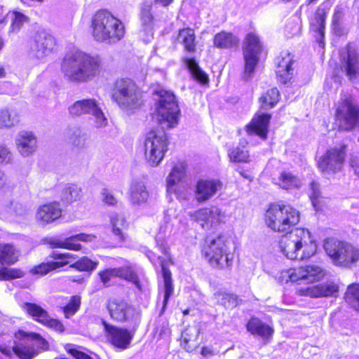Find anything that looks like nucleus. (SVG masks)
I'll return each mask as SVG.
<instances>
[{"label": "nucleus", "instance_id": "f257e3e1", "mask_svg": "<svg viewBox=\"0 0 359 359\" xmlns=\"http://www.w3.org/2000/svg\"><path fill=\"white\" fill-rule=\"evenodd\" d=\"M156 110L161 129L149 131L144 140V156L147 163L156 167L163 161L168 150V136L164 131L176 127L180 110L173 93L165 89L155 91Z\"/></svg>", "mask_w": 359, "mask_h": 359}, {"label": "nucleus", "instance_id": "f03ea898", "mask_svg": "<svg viewBox=\"0 0 359 359\" xmlns=\"http://www.w3.org/2000/svg\"><path fill=\"white\" fill-rule=\"evenodd\" d=\"M99 60L82 51L67 54L61 69L65 76L72 81L85 82L92 79L99 68Z\"/></svg>", "mask_w": 359, "mask_h": 359}, {"label": "nucleus", "instance_id": "7ed1b4c3", "mask_svg": "<svg viewBox=\"0 0 359 359\" xmlns=\"http://www.w3.org/2000/svg\"><path fill=\"white\" fill-rule=\"evenodd\" d=\"M279 246L284 255L292 260H302L313 256L317 250L311 233L304 229H296L283 236Z\"/></svg>", "mask_w": 359, "mask_h": 359}, {"label": "nucleus", "instance_id": "20e7f679", "mask_svg": "<svg viewBox=\"0 0 359 359\" xmlns=\"http://www.w3.org/2000/svg\"><path fill=\"white\" fill-rule=\"evenodd\" d=\"M15 338L12 348L0 345V359H32L48 347L46 341L38 334L19 330Z\"/></svg>", "mask_w": 359, "mask_h": 359}, {"label": "nucleus", "instance_id": "39448f33", "mask_svg": "<svg viewBox=\"0 0 359 359\" xmlns=\"http://www.w3.org/2000/svg\"><path fill=\"white\" fill-rule=\"evenodd\" d=\"M92 35L97 41L116 43L125 35L123 22L106 10L97 11L92 19Z\"/></svg>", "mask_w": 359, "mask_h": 359}, {"label": "nucleus", "instance_id": "423d86ee", "mask_svg": "<svg viewBox=\"0 0 359 359\" xmlns=\"http://www.w3.org/2000/svg\"><path fill=\"white\" fill-rule=\"evenodd\" d=\"M111 98L121 109L130 111L142 103V95L136 83L129 79H117L111 89Z\"/></svg>", "mask_w": 359, "mask_h": 359}, {"label": "nucleus", "instance_id": "0eeeda50", "mask_svg": "<svg viewBox=\"0 0 359 359\" xmlns=\"http://www.w3.org/2000/svg\"><path fill=\"white\" fill-rule=\"evenodd\" d=\"M267 226L277 232H287L299 222V212L290 205L272 204L266 210Z\"/></svg>", "mask_w": 359, "mask_h": 359}, {"label": "nucleus", "instance_id": "6e6552de", "mask_svg": "<svg viewBox=\"0 0 359 359\" xmlns=\"http://www.w3.org/2000/svg\"><path fill=\"white\" fill-rule=\"evenodd\" d=\"M226 242V237L222 235L206 238L202 252L211 266L224 268L232 264V257L228 252Z\"/></svg>", "mask_w": 359, "mask_h": 359}, {"label": "nucleus", "instance_id": "1a4fd4ad", "mask_svg": "<svg viewBox=\"0 0 359 359\" xmlns=\"http://www.w3.org/2000/svg\"><path fill=\"white\" fill-rule=\"evenodd\" d=\"M324 249L327 255L339 265L348 266L359 260L358 248L334 238L325 241Z\"/></svg>", "mask_w": 359, "mask_h": 359}, {"label": "nucleus", "instance_id": "9d476101", "mask_svg": "<svg viewBox=\"0 0 359 359\" xmlns=\"http://www.w3.org/2000/svg\"><path fill=\"white\" fill-rule=\"evenodd\" d=\"M262 45L259 37L253 34H248L243 46L244 58V71L242 78L245 81L252 79L255 69L259 61Z\"/></svg>", "mask_w": 359, "mask_h": 359}, {"label": "nucleus", "instance_id": "9b49d317", "mask_svg": "<svg viewBox=\"0 0 359 359\" xmlns=\"http://www.w3.org/2000/svg\"><path fill=\"white\" fill-rule=\"evenodd\" d=\"M339 127L344 130H351L359 125V106L353 103L351 97L344 95L335 112Z\"/></svg>", "mask_w": 359, "mask_h": 359}, {"label": "nucleus", "instance_id": "f8f14e48", "mask_svg": "<svg viewBox=\"0 0 359 359\" xmlns=\"http://www.w3.org/2000/svg\"><path fill=\"white\" fill-rule=\"evenodd\" d=\"M68 111L72 116H92L97 128L104 127L107 124V119L99 103L95 99L89 98L76 101L69 107Z\"/></svg>", "mask_w": 359, "mask_h": 359}, {"label": "nucleus", "instance_id": "ddd939ff", "mask_svg": "<svg viewBox=\"0 0 359 359\" xmlns=\"http://www.w3.org/2000/svg\"><path fill=\"white\" fill-rule=\"evenodd\" d=\"M346 148L343 145L327 150L318 161L320 170L326 174H333L341 170L346 157Z\"/></svg>", "mask_w": 359, "mask_h": 359}, {"label": "nucleus", "instance_id": "4468645a", "mask_svg": "<svg viewBox=\"0 0 359 359\" xmlns=\"http://www.w3.org/2000/svg\"><path fill=\"white\" fill-rule=\"evenodd\" d=\"M55 41L53 36L46 32H39L33 36L30 43L29 55L43 59L53 50Z\"/></svg>", "mask_w": 359, "mask_h": 359}, {"label": "nucleus", "instance_id": "2eb2a0df", "mask_svg": "<svg viewBox=\"0 0 359 359\" xmlns=\"http://www.w3.org/2000/svg\"><path fill=\"white\" fill-rule=\"evenodd\" d=\"M103 325L107 332V339L114 346L120 349H126L129 346L133 334L128 330L109 325L105 321H103Z\"/></svg>", "mask_w": 359, "mask_h": 359}, {"label": "nucleus", "instance_id": "dca6fc26", "mask_svg": "<svg viewBox=\"0 0 359 359\" xmlns=\"http://www.w3.org/2000/svg\"><path fill=\"white\" fill-rule=\"evenodd\" d=\"M188 214L192 221L200 223L203 229L210 228L213 224L219 222L224 217V213L217 207L202 208L194 212H189Z\"/></svg>", "mask_w": 359, "mask_h": 359}, {"label": "nucleus", "instance_id": "f3484780", "mask_svg": "<svg viewBox=\"0 0 359 359\" xmlns=\"http://www.w3.org/2000/svg\"><path fill=\"white\" fill-rule=\"evenodd\" d=\"M222 187L219 180H199L196 184L195 199L197 202L205 203L212 198Z\"/></svg>", "mask_w": 359, "mask_h": 359}, {"label": "nucleus", "instance_id": "a211bd4d", "mask_svg": "<svg viewBox=\"0 0 359 359\" xmlns=\"http://www.w3.org/2000/svg\"><path fill=\"white\" fill-rule=\"evenodd\" d=\"M185 176V169L182 165L175 166L167 177V191L170 194H174L179 200H187V194L184 190H181V187L178 183Z\"/></svg>", "mask_w": 359, "mask_h": 359}, {"label": "nucleus", "instance_id": "6ab92c4d", "mask_svg": "<svg viewBox=\"0 0 359 359\" xmlns=\"http://www.w3.org/2000/svg\"><path fill=\"white\" fill-rule=\"evenodd\" d=\"M323 276V273L321 268L314 265L295 269L290 275L291 281L300 282L299 284L302 283H312L319 280Z\"/></svg>", "mask_w": 359, "mask_h": 359}, {"label": "nucleus", "instance_id": "aec40b11", "mask_svg": "<svg viewBox=\"0 0 359 359\" xmlns=\"http://www.w3.org/2000/svg\"><path fill=\"white\" fill-rule=\"evenodd\" d=\"M276 72L279 81L284 84L287 83L291 80L293 76V57L287 52L282 53L276 59Z\"/></svg>", "mask_w": 359, "mask_h": 359}, {"label": "nucleus", "instance_id": "412c9836", "mask_svg": "<svg viewBox=\"0 0 359 359\" xmlns=\"http://www.w3.org/2000/svg\"><path fill=\"white\" fill-rule=\"evenodd\" d=\"M15 143L19 153L23 156H29L37 148L36 137L32 132L19 133L15 138Z\"/></svg>", "mask_w": 359, "mask_h": 359}, {"label": "nucleus", "instance_id": "4be33fe9", "mask_svg": "<svg viewBox=\"0 0 359 359\" xmlns=\"http://www.w3.org/2000/svg\"><path fill=\"white\" fill-rule=\"evenodd\" d=\"M270 120L271 115L269 114L257 115L246 126L248 134L258 135L263 140L266 139Z\"/></svg>", "mask_w": 359, "mask_h": 359}, {"label": "nucleus", "instance_id": "5701e85b", "mask_svg": "<svg viewBox=\"0 0 359 359\" xmlns=\"http://www.w3.org/2000/svg\"><path fill=\"white\" fill-rule=\"evenodd\" d=\"M62 215V210L58 203H50L40 206L37 210L36 218L43 224L54 222Z\"/></svg>", "mask_w": 359, "mask_h": 359}, {"label": "nucleus", "instance_id": "b1692460", "mask_svg": "<svg viewBox=\"0 0 359 359\" xmlns=\"http://www.w3.org/2000/svg\"><path fill=\"white\" fill-rule=\"evenodd\" d=\"M107 309L112 319L123 322L128 320L131 308L126 302L113 299L109 301Z\"/></svg>", "mask_w": 359, "mask_h": 359}, {"label": "nucleus", "instance_id": "393cba45", "mask_svg": "<svg viewBox=\"0 0 359 359\" xmlns=\"http://www.w3.org/2000/svg\"><path fill=\"white\" fill-rule=\"evenodd\" d=\"M342 66L350 79L355 78L359 74V56L354 50L348 48L347 50L341 54Z\"/></svg>", "mask_w": 359, "mask_h": 359}, {"label": "nucleus", "instance_id": "a878e982", "mask_svg": "<svg viewBox=\"0 0 359 359\" xmlns=\"http://www.w3.org/2000/svg\"><path fill=\"white\" fill-rule=\"evenodd\" d=\"M149 192L144 182L133 181L130 189V201L132 204L140 205L147 202Z\"/></svg>", "mask_w": 359, "mask_h": 359}, {"label": "nucleus", "instance_id": "bb28decb", "mask_svg": "<svg viewBox=\"0 0 359 359\" xmlns=\"http://www.w3.org/2000/svg\"><path fill=\"white\" fill-rule=\"evenodd\" d=\"M247 330L253 335H257L263 339L272 336L273 330L267 324L257 318H252L246 325Z\"/></svg>", "mask_w": 359, "mask_h": 359}, {"label": "nucleus", "instance_id": "cd10ccee", "mask_svg": "<svg viewBox=\"0 0 359 359\" xmlns=\"http://www.w3.org/2000/svg\"><path fill=\"white\" fill-rule=\"evenodd\" d=\"M239 39L231 32L222 31L216 34L213 39V44L216 48L223 49H230L236 48L238 45Z\"/></svg>", "mask_w": 359, "mask_h": 359}, {"label": "nucleus", "instance_id": "c85d7f7f", "mask_svg": "<svg viewBox=\"0 0 359 359\" xmlns=\"http://www.w3.org/2000/svg\"><path fill=\"white\" fill-rule=\"evenodd\" d=\"M325 13L323 10L318 9L313 21L311 24L312 30L316 33L315 37L316 41L319 43L320 46L324 45V36H325Z\"/></svg>", "mask_w": 359, "mask_h": 359}, {"label": "nucleus", "instance_id": "c756f323", "mask_svg": "<svg viewBox=\"0 0 359 359\" xmlns=\"http://www.w3.org/2000/svg\"><path fill=\"white\" fill-rule=\"evenodd\" d=\"M177 40L183 45L185 50L189 53L196 51V41L194 29L189 27L180 29Z\"/></svg>", "mask_w": 359, "mask_h": 359}, {"label": "nucleus", "instance_id": "7c9ffc66", "mask_svg": "<svg viewBox=\"0 0 359 359\" xmlns=\"http://www.w3.org/2000/svg\"><path fill=\"white\" fill-rule=\"evenodd\" d=\"M69 142L77 149H83L90 143L88 134L80 128H72L69 131Z\"/></svg>", "mask_w": 359, "mask_h": 359}, {"label": "nucleus", "instance_id": "2f4dec72", "mask_svg": "<svg viewBox=\"0 0 359 359\" xmlns=\"http://www.w3.org/2000/svg\"><path fill=\"white\" fill-rule=\"evenodd\" d=\"M95 236L93 234L79 233L64 239L63 248L71 250H79L81 245L79 241L91 242L95 240Z\"/></svg>", "mask_w": 359, "mask_h": 359}, {"label": "nucleus", "instance_id": "473e14b6", "mask_svg": "<svg viewBox=\"0 0 359 359\" xmlns=\"http://www.w3.org/2000/svg\"><path fill=\"white\" fill-rule=\"evenodd\" d=\"M81 188L76 184H67L62 190L61 201L65 203H72L81 198Z\"/></svg>", "mask_w": 359, "mask_h": 359}, {"label": "nucleus", "instance_id": "72a5a7b5", "mask_svg": "<svg viewBox=\"0 0 359 359\" xmlns=\"http://www.w3.org/2000/svg\"><path fill=\"white\" fill-rule=\"evenodd\" d=\"M161 270L164 282V298L163 302V308L160 315H162L167 306L168 300L173 292V286L172 283L171 272L170 269L162 263Z\"/></svg>", "mask_w": 359, "mask_h": 359}, {"label": "nucleus", "instance_id": "f704fd0d", "mask_svg": "<svg viewBox=\"0 0 359 359\" xmlns=\"http://www.w3.org/2000/svg\"><path fill=\"white\" fill-rule=\"evenodd\" d=\"M23 309L32 317V318L41 324H44L50 316L48 312L36 304L26 302L23 304Z\"/></svg>", "mask_w": 359, "mask_h": 359}, {"label": "nucleus", "instance_id": "c9c22d12", "mask_svg": "<svg viewBox=\"0 0 359 359\" xmlns=\"http://www.w3.org/2000/svg\"><path fill=\"white\" fill-rule=\"evenodd\" d=\"M214 298L217 304L223 306L226 309H233L236 307L241 302L238 297L233 294L226 293L225 292H217L214 294Z\"/></svg>", "mask_w": 359, "mask_h": 359}, {"label": "nucleus", "instance_id": "e433bc0d", "mask_svg": "<svg viewBox=\"0 0 359 359\" xmlns=\"http://www.w3.org/2000/svg\"><path fill=\"white\" fill-rule=\"evenodd\" d=\"M18 251L11 244H0V263L13 264L17 262Z\"/></svg>", "mask_w": 359, "mask_h": 359}, {"label": "nucleus", "instance_id": "4c0bfd02", "mask_svg": "<svg viewBox=\"0 0 359 359\" xmlns=\"http://www.w3.org/2000/svg\"><path fill=\"white\" fill-rule=\"evenodd\" d=\"M310 295L315 297H329L338 292V287L334 283L319 284L309 288Z\"/></svg>", "mask_w": 359, "mask_h": 359}, {"label": "nucleus", "instance_id": "58836bf2", "mask_svg": "<svg viewBox=\"0 0 359 359\" xmlns=\"http://www.w3.org/2000/svg\"><path fill=\"white\" fill-rule=\"evenodd\" d=\"M186 65L193 78L201 84H208L209 79L208 75L201 69L194 58H188L185 60Z\"/></svg>", "mask_w": 359, "mask_h": 359}, {"label": "nucleus", "instance_id": "ea45409f", "mask_svg": "<svg viewBox=\"0 0 359 359\" xmlns=\"http://www.w3.org/2000/svg\"><path fill=\"white\" fill-rule=\"evenodd\" d=\"M112 231L121 241L124 240L123 230L126 227L125 217L118 213H112L110 216Z\"/></svg>", "mask_w": 359, "mask_h": 359}, {"label": "nucleus", "instance_id": "a19ab883", "mask_svg": "<svg viewBox=\"0 0 359 359\" xmlns=\"http://www.w3.org/2000/svg\"><path fill=\"white\" fill-rule=\"evenodd\" d=\"M279 97V91L276 88H273L267 90L259 99L262 103V107L264 109L273 107L278 102Z\"/></svg>", "mask_w": 359, "mask_h": 359}, {"label": "nucleus", "instance_id": "79ce46f5", "mask_svg": "<svg viewBox=\"0 0 359 359\" xmlns=\"http://www.w3.org/2000/svg\"><path fill=\"white\" fill-rule=\"evenodd\" d=\"M278 184L284 189H291L300 186L299 180L291 172H283L279 178Z\"/></svg>", "mask_w": 359, "mask_h": 359}, {"label": "nucleus", "instance_id": "37998d69", "mask_svg": "<svg viewBox=\"0 0 359 359\" xmlns=\"http://www.w3.org/2000/svg\"><path fill=\"white\" fill-rule=\"evenodd\" d=\"M151 3L144 2L140 12V19L142 25L144 28L145 31H149L152 29L154 25V18L151 13Z\"/></svg>", "mask_w": 359, "mask_h": 359}, {"label": "nucleus", "instance_id": "c03bdc74", "mask_svg": "<svg viewBox=\"0 0 359 359\" xmlns=\"http://www.w3.org/2000/svg\"><path fill=\"white\" fill-rule=\"evenodd\" d=\"M228 154L232 162H247L249 158L248 151L245 145L229 149Z\"/></svg>", "mask_w": 359, "mask_h": 359}, {"label": "nucleus", "instance_id": "a18cd8bd", "mask_svg": "<svg viewBox=\"0 0 359 359\" xmlns=\"http://www.w3.org/2000/svg\"><path fill=\"white\" fill-rule=\"evenodd\" d=\"M61 263L62 262H55V261L41 263L38 266H36L34 268H32L30 272L32 274L43 276L50 272V271L62 267V264Z\"/></svg>", "mask_w": 359, "mask_h": 359}, {"label": "nucleus", "instance_id": "49530a36", "mask_svg": "<svg viewBox=\"0 0 359 359\" xmlns=\"http://www.w3.org/2000/svg\"><path fill=\"white\" fill-rule=\"evenodd\" d=\"M98 262L89 259L87 257H83L71 265V267L75 268L81 271H92L96 269Z\"/></svg>", "mask_w": 359, "mask_h": 359}, {"label": "nucleus", "instance_id": "de8ad7c7", "mask_svg": "<svg viewBox=\"0 0 359 359\" xmlns=\"http://www.w3.org/2000/svg\"><path fill=\"white\" fill-rule=\"evenodd\" d=\"M309 192L312 205L315 209L318 210L320 208V200L321 198L320 184L316 181L313 180L309 184Z\"/></svg>", "mask_w": 359, "mask_h": 359}, {"label": "nucleus", "instance_id": "09e8293b", "mask_svg": "<svg viewBox=\"0 0 359 359\" xmlns=\"http://www.w3.org/2000/svg\"><path fill=\"white\" fill-rule=\"evenodd\" d=\"M80 306L81 297L77 295L72 296L67 304L63 307L65 316L69 318L74 316L79 311Z\"/></svg>", "mask_w": 359, "mask_h": 359}, {"label": "nucleus", "instance_id": "8fccbe9b", "mask_svg": "<svg viewBox=\"0 0 359 359\" xmlns=\"http://www.w3.org/2000/svg\"><path fill=\"white\" fill-rule=\"evenodd\" d=\"M18 121V118L14 111L3 110L0 111V128L13 126Z\"/></svg>", "mask_w": 359, "mask_h": 359}, {"label": "nucleus", "instance_id": "3c124183", "mask_svg": "<svg viewBox=\"0 0 359 359\" xmlns=\"http://www.w3.org/2000/svg\"><path fill=\"white\" fill-rule=\"evenodd\" d=\"M11 28L13 32H18L22 25L28 22V18L23 13L14 11L13 13Z\"/></svg>", "mask_w": 359, "mask_h": 359}, {"label": "nucleus", "instance_id": "603ef678", "mask_svg": "<svg viewBox=\"0 0 359 359\" xmlns=\"http://www.w3.org/2000/svg\"><path fill=\"white\" fill-rule=\"evenodd\" d=\"M24 276V272L20 269H4L0 270V280L19 278Z\"/></svg>", "mask_w": 359, "mask_h": 359}, {"label": "nucleus", "instance_id": "864d4df0", "mask_svg": "<svg viewBox=\"0 0 359 359\" xmlns=\"http://www.w3.org/2000/svg\"><path fill=\"white\" fill-rule=\"evenodd\" d=\"M118 277L124 278L126 280L133 283L138 289H141L138 276L135 272L127 269L119 268Z\"/></svg>", "mask_w": 359, "mask_h": 359}, {"label": "nucleus", "instance_id": "5fc2aeb1", "mask_svg": "<svg viewBox=\"0 0 359 359\" xmlns=\"http://www.w3.org/2000/svg\"><path fill=\"white\" fill-rule=\"evenodd\" d=\"M55 262H62V266L69 264L70 263V259H75L76 256L72 253H58L53 252L50 255Z\"/></svg>", "mask_w": 359, "mask_h": 359}, {"label": "nucleus", "instance_id": "6e6d98bb", "mask_svg": "<svg viewBox=\"0 0 359 359\" xmlns=\"http://www.w3.org/2000/svg\"><path fill=\"white\" fill-rule=\"evenodd\" d=\"M99 276L101 281L104 284L109 283L111 277L119 276V268L107 269L104 271H100Z\"/></svg>", "mask_w": 359, "mask_h": 359}, {"label": "nucleus", "instance_id": "4d7b16f0", "mask_svg": "<svg viewBox=\"0 0 359 359\" xmlns=\"http://www.w3.org/2000/svg\"><path fill=\"white\" fill-rule=\"evenodd\" d=\"M47 320L46 323L43 324L44 325L53 328L55 330L60 332L64 331V326L59 320L53 319L50 316H49Z\"/></svg>", "mask_w": 359, "mask_h": 359}, {"label": "nucleus", "instance_id": "13d9d810", "mask_svg": "<svg viewBox=\"0 0 359 359\" xmlns=\"http://www.w3.org/2000/svg\"><path fill=\"white\" fill-rule=\"evenodd\" d=\"M349 165L354 174L359 177V154H354L350 157Z\"/></svg>", "mask_w": 359, "mask_h": 359}, {"label": "nucleus", "instance_id": "bf43d9fd", "mask_svg": "<svg viewBox=\"0 0 359 359\" xmlns=\"http://www.w3.org/2000/svg\"><path fill=\"white\" fill-rule=\"evenodd\" d=\"M102 195L103 196V201L105 203L111 205H114L116 203V199L107 189H104L102 191Z\"/></svg>", "mask_w": 359, "mask_h": 359}, {"label": "nucleus", "instance_id": "052dcab7", "mask_svg": "<svg viewBox=\"0 0 359 359\" xmlns=\"http://www.w3.org/2000/svg\"><path fill=\"white\" fill-rule=\"evenodd\" d=\"M46 243L50 245L51 248H63L64 247V239H60L57 237H50L46 238Z\"/></svg>", "mask_w": 359, "mask_h": 359}, {"label": "nucleus", "instance_id": "680f3d73", "mask_svg": "<svg viewBox=\"0 0 359 359\" xmlns=\"http://www.w3.org/2000/svg\"><path fill=\"white\" fill-rule=\"evenodd\" d=\"M344 16L343 8L337 6L335 10L332 18V23L334 25H339Z\"/></svg>", "mask_w": 359, "mask_h": 359}, {"label": "nucleus", "instance_id": "e2e57ef3", "mask_svg": "<svg viewBox=\"0 0 359 359\" xmlns=\"http://www.w3.org/2000/svg\"><path fill=\"white\" fill-rule=\"evenodd\" d=\"M66 350L67 351L68 353H71L76 359H93L88 354L79 351L74 348H66Z\"/></svg>", "mask_w": 359, "mask_h": 359}, {"label": "nucleus", "instance_id": "0e129e2a", "mask_svg": "<svg viewBox=\"0 0 359 359\" xmlns=\"http://www.w3.org/2000/svg\"><path fill=\"white\" fill-rule=\"evenodd\" d=\"M11 155L10 151L6 147L0 146V163L8 161L10 160Z\"/></svg>", "mask_w": 359, "mask_h": 359}, {"label": "nucleus", "instance_id": "69168bd1", "mask_svg": "<svg viewBox=\"0 0 359 359\" xmlns=\"http://www.w3.org/2000/svg\"><path fill=\"white\" fill-rule=\"evenodd\" d=\"M201 353L205 357H211L215 355L217 353L212 347L205 346L202 348Z\"/></svg>", "mask_w": 359, "mask_h": 359}, {"label": "nucleus", "instance_id": "338daca9", "mask_svg": "<svg viewBox=\"0 0 359 359\" xmlns=\"http://www.w3.org/2000/svg\"><path fill=\"white\" fill-rule=\"evenodd\" d=\"M174 0H155L154 3L156 4H160L164 7L169 6L170 4L173 2Z\"/></svg>", "mask_w": 359, "mask_h": 359}, {"label": "nucleus", "instance_id": "774afa93", "mask_svg": "<svg viewBox=\"0 0 359 359\" xmlns=\"http://www.w3.org/2000/svg\"><path fill=\"white\" fill-rule=\"evenodd\" d=\"M6 182V176L4 173L0 170V187H2Z\"/></svg>", "mask_w": 359, "mask_h": 359}]
</instances>
